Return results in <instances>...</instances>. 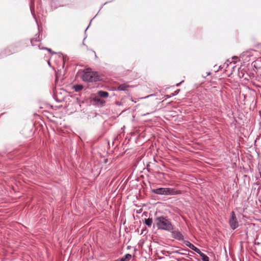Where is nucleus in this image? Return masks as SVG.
Here are the masks:
<instances>
[{
  "mask_svg": "<svg viewBox=\"0 0 261 261\" xmlns=\"http://www.w3.org/2000/svg\"><path fill=\"white\" fill-rule=\"evenodd\" d=\"M229 224L231 228H232L233 230L237 228L239 226L237 218L233 211H232L231 213L230 218L229 219Z\"/></svg>",
  "mask_w": 261,
  "mask_h": 261,
  "instance_id": "nucleus-4",
  "label": "nucleus"
},
{
  "mask_svg": "<svg viewBox=\"0 0 261 261\" xmlns=\"http://www.w3.org/2000/svg\"><path fill=\"white\" fill-rule=\"evenodd\" d=\"M184 243L186 244V245L188 247H189L190 249L195 251L196 253H198L199 252H200V250L195 247L194 245L191 244L189 241H185Z\"/></svg>",
  "mask_w": 261,
  "mask_h": 261,
  "instance_id": "nucleus-7",
  "label": "nucleus"
},
{
  "mask_svg": "<svg viewBox=\"0 0 261 261\" xmlns=\"http://www.w3.org/2000/svg\"><path fill=\"white\" fill-rule=\"evenodd\" d=\"M145 223L149 227H151L152 223V219L150 218L145 219Z\"/></svg>",
  "mask_w": 261,
  "mask_h": 261,
  "instance_id": "nucleus-13",
  "label": "nucleus"
},
{
  "mask_svg": "<svg viewBox=\"0 0 261 261\" xmlns=\"http://www.w3.org/2000/svg\"><path fill=\"white\" fill-rule=\"evenodd\" d=\"M198 254L200 256L202 261H209V257L206 255L201 252V251L200 252H199Z\"/></svg>",
  "mask_w": 261,
  "mask_h": 261,
  "instance_id": "nucleus-10",
  "label": "nucleus"
},
{
  "mask_svg": "<svg viewBox=\"0 0 261 261\" xmlns=\"http://www.w3.org/2000/svg\"><path fill=\"white\" fill-rule=\"evenodd\" d=\"M238 76L241 79H243L244 80H248V75L246 73V71L243 69L240 68L238 70Z\"/></svg>",
  "mask_w": 261,
  "mask_h": 261,
  "instance_id": "nucleus-5",
  "label": "nucleus"
},
{
  "mask_svg": "<svg viewBox=\"0 0 261 261\" xmlns=\"http://www.w3.org/2000/svg\"><path fill=\"white\" fill-rule=\"evenodd\" d=\"M172 237L174 239L179 240L182 241L184 240V237L182 233L179 231H173L172 233Z\"/></svg>",
  "mask_w": 261,
  "mask_h": 261,
  "instance_id": "nucleus-6",
  "label": "nucleus"
},
{
  "mask_svg": "<svg viewBox=\"0 0 261 261\" xmlns=\"http://www.w3.org/2000/svg\"><path fill=\"white\" fill-rule=\"evenodd\" d=\"M132 258V255L130 254H126L123 257L120 258L121 261H129Z\"/></svg>",
  "mask_w": 261,
  "mask_h": 261,
  "instance_id": "nucleus-11",
  "label": "nucleus"
},
{
  "mask_svg": "<svg viewBox=\"0 0 261 261\" xmlns=\"http://www.w3.org/2000/svg\"><path fill=\"white\" fill-rule=\"evenodd\" d=\"M173 253H178V254H186V253H184V252H179V251H174L173 252Z\"/></svg>",
  "mask_w": 261,
  "mask_h": 261,
  "instance_id": "nucleus-16",
  "label": "nucleus"
},
{
  "mask_svg": "<svg viewBox=\"0 0 261 261\" xmlns=\"http://www.w3.org/2000/svg\"><path fill=\"white\" fill-rule=\"evenodd\" d=\"M98 95L103 98H107L109 96V93L104 91H99L97 92Z\"/></svg>",
  "mask_w": 261,
  "mask_h": 261,
  "instance_id": "nucleus-9",
  "label": "nucleus"
},
{
  "mask_svg": "<svg viewBox=\"0 0 261 261\" xmlns=\"http://www.w3.org/2000/svg\"><path fill=\"white\" fill-rule=\"evenodd\" d=\"M152 95H148L147 96H146V97H145L144 98H147V97H148L151 96H152Z\"/></svg>",
  "mask_w": 261,
  "mask_h": 261,
  "instance_id": "nucleus-22",
  "label": "nucleus"
},
{
  "mask_svg": "<svg viewBox=\"0 0 261 261\" xmlns=\"http://www.w3.org/2000/svg\"><path fill=\"white\" fill-rule=\"evenodd\" d=\"M82 79L85 82H95L98 80L97 73L91 70V69H86L83 71Z\"/></svg>",
  "mask_w": 261,
  "mask_h": 261,
  "instance_id": "nucleus-3",
  "label": "nucleus"
},
{
  "mask_svg": "<svg viewBox=\"0 0 261 261\" xmlns=\"http://www.w3.org/2000/svg\"><path fill=\"white\" fill-rule=\"evenodd\" d=\"M5 54L7 55H10L12 54V51H11V49L10 47L7 48L5 50Z\"/></svg>",
  "mask_w": 261,
  "mask_h": 261,
  "instance_id": "nucleus-15",
  "label": "nucleus"
},
{
  "mask_svg": "<svg viewBox=\"0 0 261 261\" xmlns=\"http://www.w3.org/2000/svg\"><path fill=\"white\" fill-rule=\"evenodd\" d=\"M108 161V160L107 159L105 160L104 162H105V163L106 164V163H107Z\"/></svg>",
  "mask_w": 261,
  "mask_h": 261,
  "instance_id": "nucleus-20",
  "label": "nucleus"
},
{
  "mask_svg": "<svg viewBox=\"0 0 261 261\" xmlns=\"http://www.w3.org/2000/svg\"><path fill=\"white\" fill-rule=\"evenodd\" d=\"M44 49L47 50L49 52L51 53V49L50 48H45Z\"/></svg>",
  "mask_w": 261,
  "mask_h": 261,
  "instance_id": "nucleus-19",
  "label": "nucleus"
},
{
  "mask_svg": "<svg viewBox=\"0 0 261 261\" xmlns=\"http://www.w3.org/2000/svg\"><path fill=\"white\" fill-rule=\"evenodd\" d=\"M129 86L126 84H123L118 86L117 89L118 91H127Z\"/></svg>",
  "mask_w": 261,
  "mask_h": 261,
  "instance_id": "nucleus-8",
  "label": "nucleus"
},
{
  "mask_svg": "<svg viewBox=\"0 0 261 261\" xmlns=\"http://www.w3.org/2000/svg\"><path fill=\"white\" fill-rule=\"evenodd\" d=\"M179 90H177V91H175V93H174V94H172V96H174V95H175L177 94H178V92H179Z\"/></svg>",
  "mask_w": 261,
  "mask_h": 261,
  "instance_id": "nucleus-18",
  "label": "nucleus"
},
{
  "mask_svg": "<svg viewBox=\"0 0 261 261\" xmlns=\"http://www.w3.org/2000/svg\"><path fill=\"white\" fill-rule=\"evenodd\" d=\"M176 259L177 261H182L184 259V258H176Z\"/></svg>",
  "mask_w": 261,
  "mask_h": 261,
  "instance_id": "nucleus-17",
  "label": "nucleus"
},
{
  "mask_svg": "<svg viewBox=\"0 0 261 261\" xmlns=\"http://www.w3.org/2000/svg\"><path fill=\"white\" fill-rule=\"evenodd\" d=\"M147 114H148V113H147V114H146V115H147ZM143 115H144V116H145V115H146V114H144Z\"/></svg>",
  "mask_w": 261,
  "mask_h": 261,
  "instance_id": "nucleus-23",
  "label": "nucleus"
},
{
  "mask_svg": "<svg viewBox=\"0 0 261 261\" xmlns=\"http://www.w3.org/2000/svg\"><path fill=\"white\" fill-rule=\"evenodd\" d=\"M156 226L159 229L170 231L173 229L171 221L164 216L156 217L154 219Z\"/></svg>",
  "mask_w": 261,
  "mask_h": 261,
  "instance_id": "nucleus-1",
  "label": "nucleus"
},
{
  "mask_svg": "<svg viewBox=\"0 0 261 261\" xmlns=\"http://www.w3.org/2000/svg\"><path fill=\"white\" fill-rule=\"evenodd\" d=\"M152 192L158 195H175L181 194L180 190L174 188H160L151 190Z\"/></svg>",
  "mask_w": 261,
  "mask_h": 261,
  "instance_id": "nucleus-2",
  "label": "nucleus"
},
{
  "mask_svg": "<svg viewBox=\"0 0 261 261\" xmlns=\"http://www.w3.org/2000/svg\"><path fill=\"white\" fill-rule=\"evenodd\" d=\"M181 83H178V84H176V86H178Z\"/></svg>",
  "mask_w": 261,
  "mask_h": 261,
  "instance_id": "nucleus-21",
  "label": "nucleus"
},
{
  "mask_svg": "<svg viewBox=\"0 0 261 261\" xmlns=\"http://www.w3.org/2000/svg\"><path fill=\"white\" fill-rule=\"evenodd\" d=\"M39 39L38 38V37H36L35 38H34L33 39H31V44L32 45H35V43L36 42H39Z\"/></svg>",
  "mask_w": 261,
  "mask_h": 261,
  "instance_id": "nucleus-14",
  "label": "nucleus"
},
{
  "mask_svg": "<svg viewBox=\"0 0 261 261\" xmlns=\"http://www.w3.org/2000/svg\"><path fill=\"white\" fill-rule=\"evenodd\" d=\"M84 87L82 85H76L73 86V89L76 92L81 91L83 89Z\"/></svg>",
  "mask_w": 261,
  "mask_h": 261,
  "instance_id": "nucleus-12",
  "label": "nucleus"
}]
</instances>
